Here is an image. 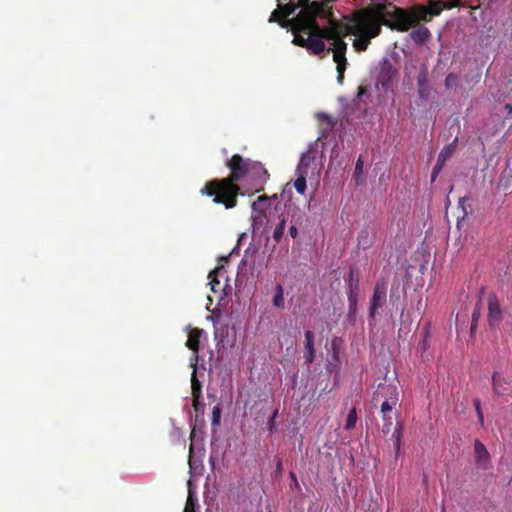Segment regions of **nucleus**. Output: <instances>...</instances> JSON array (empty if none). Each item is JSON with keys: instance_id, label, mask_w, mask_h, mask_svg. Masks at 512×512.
<instances>
[{"instance_id": "f257e3e1", "label": "nucleus", "mask_w": 512, "mask_h": 512, "mask_svg": "<svg viewBox=\"0 0 512 512\" xmlns=\"http://www.w3.org/2000/svg\"><path fill=\"white\" fill-rule=\"evenodd\" d=\"M410 25L405 13L396 10L392 2L372 0L371 4L355 12L348 23H341V32L344 37L355 36L353 48L356 52H364L371 40L381 34L382 26L393 31L406 32Z\"/></svg>"}, {"instance_id": "f03ea898", "label": "nucleus", "mask_w": 512, "mask_h": 512, "mask_svg": "<svg viewBox=\"0 0 512 512\" xmlns=\"http://www.w3.org/2000/svg\"><path fill=\"white\" fill-rule=\"evenodd\" d=\"M251 163V159L234 154L226 161L230 174L224 178L207 181L200 189V194L212 198L214 204H221L226 209L235 208L238 204V196L243 195L238 183L249 173Z\"/></svg>"}, {"instance_id": "7ed1b4c3", "label": "nucleus", "mask_w": 512, "mask_h": 512, "mask_svg": "<svg viewBox=\"0 0 512 512\" xmlns=\"http://www.w3.org/2000/svg\"><path fill=\"white\" fill-rule=\"evenodd\" d=\"M343 38L341 23L331 19L327 27L316 28V33L313 36L297 37L295 45L306 48L314 55H321L326 49L324 39L332 41L331 47L328 50L333 52V60L337 64V81L339 84H342L344 72L348 65L346 58L347 43Z\"/></svg>"}, {"instance_id": "20e7f679", "label": "nucleus", "mask_w": 512, "mask_h": 512, "mask_svg": "<svg viewBox=\"0 0 512 512\" xmlns=\"http://www.w3.org/2000/svg\"><path fill=\"white\" fill-rule=\"evenodd\" d=\"M334 0H296L301 8L293 21V41L295 44L297 37H311L316 33V28H322L316 19L327 18L329 21L333 18L332 7L330 3Z\"/></svg>"}, {"instance_id": "39448f33", "label": "nucleus", "mask_w": 512, "mask_h": 512, "mask_svg": "<svg viewBox=\"0 0 512 512\" xmlns=\"http://www.w3.org/2000/svg\"><path fill=\"white\" fill-rule=\"evenodd\" d=\"M269 177L270 174L261 162L252 161L249 168V173H247L245 178L248 179L251 186L249 190L260 192L264 190V186L267 183Z\"/></svg>"}, {"instance_id": "423d86ee", "label": "nucleus", "mask_w": 512, "mask_h": 512, "mask_svg": "<svg viewBox=\"0 0 512 512\" xmlns=\"http://www.w3.org/2000/svg\"><path fill=\"white\" fill-rule=\"evenodd\" d=\"M298 8L299 4H296L295 1L288 2L284 5L278 2V8L271 13L269 22H276L283 28L291 27V31L293 32V21L292 19H287V17L294 14Z\"/></svg>"}, {"instance_id": "0eeeda50", "label": "nucleus", "mask_w": 512, "mask_h": 512, "mask_svg": "<svg viewBox=\"0 0 512 512\" xmlns=\"http://www.w3.org/2000/svg\"><path fill=\"white\" fill-rule=\"evenodd\" d=\"M312 161L313 157L311 156V153L307 151L306 153L302 154L296 168L295 173L297 178L294 181V188L301 195H303L306 191V177L308 175V170Z\"/></svg>"}, {"instance_id": "6e6552de", "label": "nucleus", "mask_w": 512, "mask_h": 512, "mask_svg": "<svg viewBox=\"0 0 512 512\" xmlns=\"http://www.w3.org/2000/svg\"><path fill=\"white\" fill-rule=\"evenodd\" d=\"M386 291H387V283L385 279L377 280L373 295L370 299V307H369V317L374 319L376 312L379 308H381L386 302Z\"/></svg>"}, {"instance_id": "1a4fd4ad", "label": "nucleus", "mask_w": 512, "mask_h": 512, "mask_svg": "<svg viewBox=\"0 0 512 512\" xmlns=\"http://www.w3.org/2000/svg\"><path fill=\"white\" fill-rule=\"evenodd\" d=\"M392 6L396 10H399V11H402L405 13L408 22L411 23L410 28L415 27L419 23L420 20L428 22L432 19V16H430V11L426 6L417 5V6L412 7V9L410 11L400 8V7H397L393 3H392Z\"/></svg>"}, {"instance_id": "9d476101", "label": "nucleus", "mask_w": 512, "mask_h": 512, "mask_svg": "<svg viewBox=\"0 0 512 512\" xmlns=\"http://www.w3.org/2000/svg\"><path fill=\"white\" fill-rule=\"evenodd\" d=\"M502 320V310L495 294L488 296V321L491 327H496Z\"/></svg>"}, {"instance_id": "9b49d317", "label": "nucleus", "mask_w": 512, "mask_h": 512, "mask_svg": "<svg viewBox=\"0 0 512 512\" xmlns=\"http://www.w3.org/2000/svg\"><path fill=\"white\" fill-rule=\"evenodd\" d=\"M191 393H192V405L196 412L203 408V404L200 402L202 396V384L197 378L196 368H194L191 375Z\"/></svg>"}, {"instance_id": "f8f14e48", "label": "nucleus", "mask_w": 512, "mask_h": 512, "mask_svg": "<svg viewBox=\"0 0 512 512\" xmlns=\"http://www.w3.org/2000/svg\"><path fill=\"white\" fill-rule=\"evenodd\" d=\"M267 195H261L256 201L252 203L253 220L254 223H262L263 219L266 218V206L268 201Z\"/></svg>"}, {"instance_id": "ddd939ff", "label": "nucleus", "mask_w": 512, "mask_h": 512, "mask_svg": "<svg viewBox=\"0 0 512 512\" xmlns=\"http://www.w3.org/2000/svg\"><path fill=\"white\" fill-rule=\"evenodd\" d=\"M474 452L477 466L481 469H487L490 463V455L486 447L479 440L475 441Z\"/></svg>"}, {"instance_id": "4468645a", "label": "nucleus", "mask_w": 512, "mask_h": 512, "mask_svg": "<svg viewBox=\"0 0 512 512\" xmlns=\"http://www.w3.org/2000/svg\"><path fill=\"white\" fill-rule=\"evenodd\" d=\"M379 397L384 398L386 401H391V398H395V402L399 401V393L397 387L394 385H380L377 392L375 393V400Z\"/></svg>"}, {"instance_id": "2eb2a0df", "label": "nucleus", "mask_w": 512, "mask_h": 512, "mask_svg": "<svg viewBox=\"0 0 512 512\" xmlns=\"http://www.w3.org/2000/svg\"><path fill=\"white\" fill-rule=\"evenodd\" d=\"M314 332L311 330H307L305 332V353L304 359L305 363L311 364L315 358V349H314Z\"/></svg>"}, {"instance_id": "dca6fc26", "label": "nucleus", "mask_w": 512, "mask_h": 512, "mask_svg": "<svg viewBox=\"0 0 512 512\" xmlns=\"http://www.w3.org/2000/svg\"><path fill=\"white\" fill-rule=\"evenodd\" d=\"M397 75V70L393 67V65L385 60L381 66L380 70V79L383 86H387L390 82H392Z\"/></svg>"}, {"instance_id": "f3484780", "label": "nucleus", "mask_w": 512, "mask_h": 512, "mask_svg": "<svg viewBox=\"0 0 512 512\" xmlns=\"http://www.w3.org/2000/svg\"><path fill=\"white\" fill-rule=\"evenodd\" d=\"M203 330L199 328L192 329L188 334V339L186 341V346L193 351V353L197 356L199 352L200 338L202 336Z\"/></svg>"}, {"instance_id": "a211bd4d", "label": "nucleus", "mask_w": 512, "mask_h": 512, "mask_svg": "<svg viewBox=\"0 0 512 512\" xmlns=\"http://www.w3.org/2000/svg\"><path fill=\"white\" fill-rule=\"evenodd\" d=\"M410 37L416 44H423L431 37V33L427 27L419 26L410 33Z\"/></svg>"}, {"instance_id": "6ab92c4d", "label": "nucleus", "mask_w": 512, "mask_h": 512, "mask_svg": "<svg viewBox=\"0 0 512 512\" xmlns=\"http://www.w3.org/2000/svg\"><path fill=\"white\" fill-rule=\"evenodd\" d=\"M492 386L494 393L498 396H502L507 392V382L497 372H494L492 375Z\"/></svg>"}, {"instance_id": "aec40b11", "label": "nucleus", "mask_w": 512, "mask_h": 512, "mask_svg": "<svg viewBox=\"0 0 512 512\" xmlns=\"http://www.w3.org/2000/svg\"><path fill=\"white\" fill-rule=\"evenodd\" d=\"M359 291L348 290L347 298H348V315L349 317H355L357 310Z\"/></svg>"}, {"instance_id": "412c9836", "label": "nucleus", "mask_w": 512, "mask_h": 512, "mask_svg": "<svg viewBox=\"0 0 512 512\" xmlns=\"http://www.w3.org/2000/svg\"><path fill=\"white\" fill-rule=\"evenodd\" d=\"M404 427L402 423H397L395 429L391 435V439L394 441V447L396 453L398 454L401 448L402 437H403Z\"/></svg>"}, {"instance_id": "4be33fe9", "label": "nucleus", "mask_w": 512, "mask_h": 512, "mask_svg": "<svg viewBox=\"0 0 512 512\" xmlns=\"http://www.w3.org/2000/svg\"><path fill=\"white\" fill-rule=\"evenodd\" d=\"M456 143H457V138H455L453 140V142L447 146H445L439 153L438 155V162H441V163H444L451 157V155L454 153L455 151V147H456Z\"/></svg>"}, {"instance_id": "5701e85b", "label": "nucleus", "mask_w": 512, "mask_h": 512, "mask_svg": "<svg viewBox=\"0 0 512 512\" xmlns=\"http://www.w3.org/2000/svg\"><path fill=\"white\" fill-rule=\"evenodd\" d=\"M348 290L359 291V271L355 268H350L348 275Z\"/></svg>"}, {"instance_id": "b1692460", "label": "nucleus", "mask_w": 512, "mask_h": 512, "mask_svg": "<svg viewBox=\"0 0 512 512\" xmlns=\"http://www.w3.org/2000/svg\"><path fill=\"white\" fill-rule=\"evenodd\" d=\"M273 305L276 308L283 309L284 308V289L281 284H277L275 288V294L273 296Z\"/></svg>"}, {"instance_id": "393cba45", "label": "nucleus", "mask_w": 512, "mask_h": 512, "mask_svg": "<svg viewBox=\"0 0 512 512\" xmlns=\"http://www.w3.org/2000/svg\"><path fill=\"white\" fill-rule=\"evenodd\" d=\"M286 226V219L284 216L280 218L279 224L276 226V228L273 231V239L276 243H279L284 235V230Z\"/></svg>"}, {"instance_id": "a878e982", "label": "nucleus", "mask_w": 512, "mask_h": 512, "mask_svg": "<svg viewBox=\"0 0 512 512\" xmlns=\"http://www.w3.org/2000/svg\"><path fill=\"white\" fill-rule=\"evenodd\" d=\"M426 7L430 11V16H438L443 10V2L441 0H430Z\"/></svg>"}, {"instance_id": "bb28decb", "label": "nucleus", "mask_w": 512, "mask_h": 512, "mask_svg": "<svg viewBox=\"0 0 512 512\" xmlns=\"http://www.w3.org/2000/svg\"><path fill=\"white\" fill-rule=\"evenodd\" d=\"M459 84V77L458 75L454 74V73H449L446 78H445V82H444V85L446 87V89H453V88H456Z\"/></svg>"}, {"instance_id": "cd10ccee", "label": "nucleus", "mask_w": 512, "mask_h": 512, "mask_svg": "<svg viewBox=\"0 0 512 512\" xmlns=\"http://www.w3.org/2000/svg\"><path fill=\"white\" fill-rule=\"evenodd\" d=\"M398 402H395V399L391 398V401L384 400L381 404V413L382 416L390 415L393 408L397 405Z\"/></svg>"}, {"instance_id": "c85d7f7f", "label": "nucleus", "mask_w": 512, "mask_h": 512, "mask_svg": "<svg viewBox=\"0 0 512 512\" xmlns=\"http://www.w3.org/2000/svg\"><path fill=\"white\" fill-rule=\"evenodd\" d=\"M356 421H357L356 409L352 408L347 415L345 429L350 430V429L354 428L356 425Z\"/></svg>"}, {"instance_id": "c756f323", "label": "nucleus", "mask_w": 512, "mask_h": 512, "mask_svg": "<svg viewBox=\"0 0 512 512\" xmlns=\"http://www.w3.org/2000/svg\"><path fill=\"white\" fill-rule=\"evenodd\" d=\"M364 171V161L361 157H359L356 161L355 170H354V178L356 183H358L363 175Z\"/></svg>"}, {"instance_id": "7c9ffc66", "label": "nucleus", "mask_w": 512, "mask_h": 512, "mask_svg": "<svg viewBox=\"0 0 512 512\" xmlns=\"http://www.w3.org/2000/svg\"><path fill=\"white\" fill-rule=\"evenodd\" d=\"M358 245L362 246L363 249L370 247L371 243L369 240V233L367 230H362L358 236Z\"/></svg>"}, {"instance_id": "2f4dec72", "label": "nucleus", "mask_w": 512, "mask_h": 512, "mask_svg": "<svg viewBox=\"0 0 512 512\" xmlns=\"http://www.w3.org/2000/svg\"><path fill=\"white\" fill-rule=\"evenodd\" d=\"M468 201L469 197L467 196L459 198L458 201V208L462 210L463 218H465L469 214L468 208L470 207V205L468 204Z\"/></svg>"}, {"instance_id": "473e14b6", "label": "nucleus", "mask_w": 512, "mask_h": 512, "mask_svg": "<svg viewBox=\"0 0 512 512\" xmlns=\"http://www.w3.org/2000/svg\"><path fill=\"white\" fill-rule=\"evenodd\" d=\"M382 420L384 422L383 427H382V432L384 435H388L391 432V428L393 425L392 417H391V415L382 416Z\"/></svg>"}, {"instance_id": "72a5a7b5", "label": "nucleus", "mask_w": 512, "mask_h": 512, "mask_svg": "<svg viewBox=\"0 0 512 512\" xmlns=\"http://www.w3.org/2000/svg\"><path fill=\"white\" fill-rule=\"evenodd\" d=\"M196 501L193 497L191 490L189 489V495L186 501V505L183 512H195Z\"/></svg>"}, {"instance_id": "f704fd0d", "label": "nucleus", "mask_w": 512, "mask_h": 512, "mask_svg": "<svg viewBox=\"0 0 512 512\" xmlns=\"http://www.w3.org/2000/svg\"><path fill=\"white\" fill-rule=\"evenodd\" d=\"M221 419V408L219 406H215L212 411V426H218L220 424Z\"/></svg>"}, {"instance_id": "c9c22d12", "label": "nucleus", "mask_w": 512, "mask_h": 512, "mask_svg": "<svg viewBox=\"0 0 512 512\" xmlns=\"http://www.w3.org/2000/svg\"><path fill=\"white\" fill-rule=\"evenodd\" d=\"M278 416V410L276 409L273 413H272V416L269 418L268 422H267V427L268 429L271 431V432H274L276 430V418Z\"/></svg>"}, {"instance_id": "e433bc0d", "label": "nucleus", "mask_w": 512, "mask_h": 512, "mask_svg": "<svg viewBox=\"0 0 512 512\" xmlns=\"http://www.w3.org/2000/svg\"><path fill=\"white\" fill-rule=\"evenodd\" d=\"M443 165H444V163H441V162L437 161V163L433 167V170H432V173H431V180L432 181H434L437 178V176L440 173Z\"/></svg>"}, {"instance_id": "4c0bfd02", "label": "nucleus", "mask_w": 512, "mask_h": 512, "mask_svg": "<svg viewBox=\"0 0 512 512\" xmlns=\"http://www.w3.org/2000/svg\"><path fill=\"white\" fill-rule=\"evenodd\" d=\"M208 278L210 279L209 284L211 285V289L215 292V286L219 285V281L216 279V271H211Z\"/></svg>"}, {"instance_id": "58836bf2", "label": "nucleus", "mask_w": 512, "mask_h": 512, "mask_svg": "<svg viewBox=\"0 0 512 512\" xmlns=\"http://www.w3.org/2000/svg\"><path fill=\"white\" fill-rule=\"evenodd\" d=\"M474 406H475V409H476V412H477V415L479 417L480 422L483 423V414H482V411H481L480 400L479 399H475L474 400Z\"/></svg>"}, {"instance_id": "ea45409f", "label": "nucleus", "mask_w": 512, "mask_h": 512, "mask_svg": "<svg viewBox=\"0 0 512 512\" xmlns=\"http://www.w3.org/2000/svg\"><path fill=\"white\" fill-rule=\"evenodd\" d=\"M289 234L293 239H295L298 236V229L296 228V226L292 225L289 227Z\"/></svg>"}, {"instance_id": "a19ab883", "label": "nucleus", "mask_w": 512, "mask_h": 512, "mask_svg": "<svg viewBox=\"0 0 512 512\" xmlns=\"http://www.w3.org/2000/svg\"><path fill=\"white\" fill-rule=\"evenodd\" d=\"M478 317H479V313L478 312H474L473 313V319H472V325H471V331L474 330V327L476 326V321H477Z\"/></svg>"}, {"instance_id": "79ce46f5", "label": "nucleus", "mask_w": 512, "mask_h": 512, "mask_svg": "<svg viewBox=\"0 0 512 512\" xmlns=\"http://www.w3.org/2000/svg\"><path fill=\"white\" fill-rule=\"evenodd\" d=\"M504 109L508 112V114H512V105L505 104Z\"/></svg>"}, {"instance_id": "37998d69", "label": "nucleus", "mask_w": 512, "mask_h": 512, "mask_svg": "<svg viewBox=\"0 0 512 512\" xmlns=\"http://www.w3.org/2000/svg\"><path fill=\"white\" fill-rule=\"evenodd\" d=\"M290 477H291V480H293L294 482L297 483L296 475L293 472H290Z\"/></svg>"}, {"instance_id": "c03bdc74", "label": "nucleus", "mask_w": 512, "mask_h": 512, "mask_svg": "<svg viewBox=\"0 0 512 512\" xmlns=\"http://www.w3.org/2000/svg\"><path fill=\"white\" fill-rule=\"evenodd\" d=\"M189 451H190V455H191L193 452V445H190ZM189 464L191 465V457L189 458Z\"/></svg>"}, {"instance_id": "a18cd8bd", "label": "nucleus", "mask_w": 512, "mask_h": 512, "mask_svg": "<svg viewBox=\"0 0 512 512\" xmlns=\"http://www.w3.org/2000/svg\"><path fill=\"white\" fill-rule=\"evenodd\" d=\"M282 468V464H281V461H278V464H277V470L280 471Z\"/></svg>"}]
</instances>
